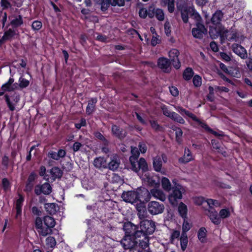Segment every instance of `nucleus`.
Returning <instances> with one entry per match:
<instances>
[{
    "instance_id": "nucleus-32",
    "label": "nucleus",
    "mask_w": 252,
    "mask_h": 252,
    "mask_svg": "<svg viewBox=\"0 0 252 252\" xmlns=\"http://www.w3.org/2000/svg\"><path fill=\"white\" fill-rule=\"evenodd\" d=\"M198 124L202 128H204L206 130L211 132L216 136L220 137L223 136L222 133H219L218 132L213 130V129H211L205 123L202 122L200 120Z\"/></svg>"
},
{
    "instance_id": "nucleus-24",
    "label": "nucleus",
    "mask_w": 252,
    "mask_h": 252,
    "mask_svg": "<svg viewBox=\"0 0 252 252\" xmlns=\"http://www.w3.org/2000/svg\"><path fill=\"white\" fill-rule=\"evenodd\" d=\"M193 159L192 155L190 150L186 148L185 149L184 155L183 157L179 159V161L182 163H187Z\"/></svg>"
},
{
    "instance_id": "nucleus-6",
    "label": "nucleus",
    "mask_w": 252,
    "mask_h": 252,
    "mask_svg": "<svg viewBox=\"0 0 252 252\" xmlns=\"http://www.w3.org/2000/svg\"><path fill=\"white\" fill-rule=\"evenodd\" d=\"M136 240L138 241V248L145 249L149 246V238L143 232H138L136 234Z\"/></svg>"
},
{
    "instance_id": "nucleus-56",
    "label": "nucleus",
    "mask_w": 252,
    "mask_h": 252,
    "mask_svg": "<svg viewBox=\"0 0 252 252\" xmlns=\"http://www.w3.org/2000/svg\"><path fill=\"white\" fill-rule=\"evenodd\" d=\"M220 216L222 218H226L230 216V212L228 209H222L220 212Z\"/></svg>"
},
{
    "instance_id": "nucleus-1",
    "label": "nucleus",
    "mask_w": 252,
    "mask_h": 252,
    "mask_svg": "<svg viewBox=\"0 0 252 252\" xmlns=\"http://www.w3.org/2000/svg\"><path fill=\"white\" fill-rule=\"evenodd\" d=\"M165 207L162 203L156 201H152L147 204V210L152 215H157L163 212Z\"/></svg>"
},
{
    "instance_id": "nucleus-60",
    "label": "nucleus",
    "mask_w": 252,
    "mask_h": 252,
    "mask_svg": "<svg viewBox=\"0 0 252 252\" xmlns=\"http://www.w3.org/2000/svg\"><path fill=\"white\" fill-rule=\"evenodd\" d=\"M130 162L131 163L132 170L136 172H138L140 169L139 168H137L138 165L137 163H139L138 161H137V160H130Z\"/></svg>"
},
{
    "instance_id": "nucleus-35",
    "label": "nucleus",
    "mask_w": 252,
    "mask_h": 252,
    "mask_svg": "<svg viewBox=\"0 0 252 252\" xmlns=\"http://www.w3.org/2000/svg\"><path fill=\"white\" fill-rule=\"evenodd\" d=\"M161 186L162 188L167 191H169L171 189V184L169 180L166 178L163 177L161 179Z\"/></svg>"
},
{
    "instance_id": "nucleus-59",
    "label": "nucleus",
    "mask_w": 252,
    "mask_h": 252,
    "mask_svg": "<svg viewBox=\"0 0 252 252\" xmlns=\"http://www.w3.org/2000/svg\"><path fill=\"white\" fill-rule=\"evenodd\" d=\"M150 124L152 127L155 130L157 131H160L162 130V127L158 124L156 121H150Z\"/></svg>"
},
{
    "instance_id": "nucleus-38",
    "label": "nucleus",
    "mask_w": 252,
    "mask_h": 252,
    "mask_svg": "<svg viewBox=\"0 0 252 252\" xmlns=\"http://www.w3.org/2000/svg\"><path fill=\"white\" fill-rule=\"evenodd\" d=\"M191 8H188L181 11V17L183 22L185 23L188 22L189 16H190V10Z\"/></svg>"
},
{
    "instance_id": "nucleus-62",
    "label": "nucleus",
    "mask_w": 252,
    "mask_h": 252,
    "mask_svg": "<svg viewBox=\"0 0 252 252\" xmlns=\"http://www.w3.org/2000/svg\"><path fill=\"white\" fill-rule=\"evenodd\" d=\"M164 30L166 34L169 36L171 33V26L168 21H166L164 24Z\"/></svg>"
},
{
    "instance_id": "nucleus-44",
    "label": "nucleus",
    "mask_w": 252,
    "mask_h": 252,
    "mask_svg": "<svg viewBox=\"0 0 252 252\" xmlns=\"http://www.w3.org/2000/svg\"><path fill=\"white\" fill-rule=\"evenodd\" d=\"M171 119L182 124L185 123V120L179 114L174 112H172Z\"/></svg>"
},
{
    "instance_id": "nucleus-30",
    "label": "nucleus",
    "mask_w": 252,
    "mask_h": 252,
    "mask_svg": "<svg viewBox=\"0 0 252 252\" xmlns=\"http://www.w3.org/2000/svg\"><path fill=\"white\" fill-rule=\"evenodd\" d=\"M153 167L156 171H160L162 167L161 158L159 156H157L156 157H155L153 159Z\"/></svg>"
},
{
    "instance_id": "nucleus-61",
    "label": "nucleus",
    "mask_w": 252,
    "mask_h": 252,
    "mask_svg": "<svg viewBox=\"0 0 252 252\" xmlns=\"http://www.w3.org/2000/svg\"><path fill=\"white\" fill-rule=\"evenodd\" d=\"M2 187L5 191H7L9 188V182L6 178H3L2 180Z\"/></svg>"
},
{
    "instance_id": "nucleus-37",
    "label": "nucleus",
    "mask_w": 252,
    "mask_h": 252,
    "mask_svg": "<svg viewBox=\"0 0 252 252\" xmlns=\"http://www.w3.org/2000/svg\"><path fill=\"white\" fill-rule=\"evenodd\" d=\"M188 238L187 234H182L180 237V244L181 247L183 251H185L188 246Z\"/></svg>"
},
{
    "instance_id": "nucleus-12",
    "label": "nucleus",
    "mask_w": 252,
    "mask_h": 252,
    "mask_svg": "<svg viewBox=\"0 0 252 252\" xmlns=\"http://www.w3.org/2000/svg\"><path fill=\"white\" fill-rule=\"evenodd\" d=\"M179 54V51L176 49H172L169 52V56L174 67L176 69H179L181 66V63L178 59Z\"/></svg>"
},
{
    "instance_id": "nucleus-10",
    "label": "nucleus",
    "mask_w": 252,
    "mask_h": 252,
    "mask_svg": "<svg viewBox=\"0 0 252 252\" xmlns=\"http://www.w3.org/2000/svg\"><path fill=\"white\" fill-rule=\"evenodd\" d=\"M11 15L9 18L11 20L10 24L14 27L17 28L23 24V17L21 15L13 13L12 8L10 9Z\"/></svg>"
},
{
    "instance_id": "nucleus-21",
    "label": "nucleus",
    "mask_w": 252,
    "mask_h": 252,
    "mask_svg": "<svg viewBox=\"0 0 252 252\" xmlns=\"http://www.w3.org/2000/svg\"><path fill=\"white\" fill-rule=\"evenodd\" d=\"M120 164V160L119 158L115 156L111 159V161L107 163V167L111 170L115 171L116 170Z\"/></svg>"
},
{
    "instance_id": "nucleus-53",
    "label": "nucleus",
    "mask_w": 252,
    "mask_h": 252,
    "mask_svg": "<svg viewBox=\"0 0 252 252\" xmlns=\"http://www.w3.org/2000/svg\"><path fill=\"white\" fill-rule=\"evenodd\" d=\"M42 23L39 21H35L32 24V28L34 30L38 31L42 27Z\"/></svg>"
},
{
    "instance_id": "nucleus-39",
    "label": "nucleus",
    "mask_w": 252,
    "mask_h": 252,
    "mask_svg": "<svg viewBox=\"0 0 252 252\" xmlns=\"http://www.w3.org/2000/svg\"><path fill=\"white\" fill-rule=\"evenodd\" d=\"M207 231L204 227H201L199 229L198 232V239L202 242L203 243L205 241V238L206 236Z\"/></svg>"
},
{
    "instance_id": "nucleus-64",
    "label": "nucleus",
    "mask_w": 252,
    "mask_h": 252,
    "mask_svg": "<svg viewBox=\"0 0 252 252\" xmlns=\"http://www.w3.org/2000/svg\"><path fill=\"white\" fill-rule=\"evenodd\" d=\"M148 15V10L144 8H141L139 11V15L142 18H146Z\"/></svg>"
},
{
    "instance_id": "nucleus-11",
    "label": "nucleus",
    "mask_w": 252,
    "mask_h": 252,
    "mask_svg": "<svg viewBox=\"0 0 252 252\" xmlns=\"http://www.w3.org/2000/svg\"><path fill=\"white\" fill-rule=\"evenodd\" d=\"M124 229L126 232V236H131L137 237V233L140 232L137 230V226L131 222L125 224Z\"/></svg>"
},
{
    "instance_id": "nucleus-5",
    "label": "nucleus",
    "mask_w": 252,
    "mask_h": 252,
    "mask_svg": "<svg viewBox=\"0 0 252 252\" xmlns=\"http://www.w3.org/2000/svg\"><path fill=\"white\" fill-rule=\"evenodd\" d=\"M123 200L131 204L136 202L140 199L139 194L136 191H128L124 192L122 195Z\"/></svg>"
},
{
    "instance_id": "nucleus-63",
    "label": "nucleus",
    "mask_w": 252,
    "mask_h": 252,
    "mask_svg": "<svg viewBox=\"0 0 252 252\" xmlns=\"http://www.w3.org/2000/svg\"><path fill=\"white\" fill-rule=\"evenodd\" d=\"M112 5L123 6L125 5V0H112Z\"/></svg>"
},
{
    "instance_id": "nucleus-51",
    "label": "nucleus",
    "mask_w": 252,
    "mask_h": 252,
    "mask_svg": "<svg viewBox=\"0 0 252 252\" xmlns=\"http://www.w3.org/2000/svg\"><path fill=\"white\" fill-rule=\"evenodd\" d=\"M4 97H5V101L6 102L7 105L9 109L12 111H14L15 110V104H13L10 101V98L8 95H7V94L5 95Z\"/></svg>"
},
{
    "instance_id": "nucleus-8",
    "label": "nucleus",
    "mask_w": 252,
    "mask_h": 252,
    "mask_svg": "<svg viewBox=\"0 0 252 252\" xmlns=\"http://www.w3.org/2000/svg\"><path fill=\"white\" fill-rule=\"evenodd\" d=\"M158 66L164 72L169 73L171 70V62L167 58L162 57L158 59Z\"/></svg>"
},
{
    "instance_id": "nucleus-31",
    "label": "nucleus",
    "mask_w": 252,
    "mask_h": 252,
    "mask_svg": "<svg viewBox=\"0 0 252 252\" xmlns=\"http://www.w3.org/2000/svg\"><path fill=\"white\" fill-rule=\"evenodd\" d=\"M97 102V99L95 98H92L89 101L88 106L86 108V113L88 115L91 114L94 110L95 104Z\"/></svg>"
},
{
    "instance_id": "nucleus-33",
    "label": "nucleus",
    "mask_w": 252,
    "mask_h": 252,
    "mask_svg": "<svg viewBox=\"0 0 252 252\" xmlns=\"http://www.w3.org/2000/svg\"><path fill=\"white\" fill-rule=\"evenodd\" d=\"M187 207L182 202H181L178 207V212L180 216L183 218L186 219L187 214Z\"/></svg>"
},
{
    "instance_id": "nucleus-46",
    "label": "nucleus",
    "mask_w": 252,
    "mask_h": 252,
    "mask_svg": "<svg viewBox=\"0 0 252 252\" xmlns=\"http://www.w3.org/2000/svg\"><path fill=\"white\" fill-rule=\"evenodd\" d=\"M46 245L50 248H54L56 244L55 238L53 237H48L46 239Z\"/></svg>"
},
{
    "instance_id": "nucleus-47",
    "label": "nucleus",
    "mask_w": 252,
    "mask_h": 252,
    "mask_svg": "<svg viewBox=\"0 0 252 252\" xmlns=\"http://www.w3.org/2000/svg\"><path fill=\"white\" fill-rule=\"evenodd\" d=\"M185 219H184V221L182 226V234H187V232H188L191 227V224L189 223Z\"/></svg>"
},
{
    "instance_id": "nucleus-7",
    "label": "nucleus",
    "mask_w": 252,
    "mask_h": 252,
    "mask_svg": "<svg viewBox=\"0 0 252 252\" xmlns=\"http://www.w3.org/2000/svg\"><path fill=\"white\" fill-rule=\"evenodd\" d=\"M207 33L205 26L200 23H196V28L192 29V34L196 38H201Z\"/></svg>"
},
{
    "instance_id": "nucleus-20",
    "label": "nucleus",
    "mask_w": 252,
    "mask_h": 252,
    "mask_svg": "<svg viewBox=\"0 0 252 252\" xmlns=\"http://www.w3.org/2000/svg\"><path fill=\"white\" fill-rule=\"evenodd\" d=\"M15 34V31L11 29H9L5 32L3 36L0 39V45L6 41L11 40Z\"/></svg>"
},
{
    "instance_id": "nucleus-40",
    "label": "nucleus",
    "mask_w": 252,
    "mask_h": 252,
    "mask_svg": "<svg viewBox=\"0 0 252 252\" xmlns=\"http://www.w3.org/2000/svg\"><path fill=\"white\" fill-rule=\"evenodd\" d=\"M131 156L129 158V160H137L139 156V152L136 147H131Z\"/></svg>"
},
{
    "instance_id": "nucleus-25",
    "label": "nucleus",
    "mask_w": 252,
    "mask_h": 252,
    "mask_svg": "<svg viewBox=\"0 0 252 252\" xmlns=\"http://www.w3.org/2000/svg\"><path fill=\"white\" fill-rule=\"evenodd\" d=\"M207 215L212 221L215 224H218L220 222V220L218 216V213L214 209L208 211Z\"/></svg>"
},
{
    "instance_id": "nucleus-19",
    "label": "nucleus",
    "mask_w": 252,
    "mask_h": 252,
    "mask_svg": "<svg viewBox=\"0 0 252 252\" xmlns=\"http://www.w3.org/2000/svg\"><path fill=\"white\" fill-rule=\"evenodd\" d=\"M43 221L45 225L47 226L45 228H49L50 230V231L48 232V234L52 233L51 229L53 228L56 224V221L54 219L50 216H46L43 218Z\"/></svg>"
},
{
    "instance_id": "nucleus-34",
    "label": "nucleus",
    "mask_w": 252,
    "mask_h": 252,
    "mask_svg": "<svg viewBox=\"0 0 252 252\" xmlns=\"http://www.w3.org/2000/svg\"><path fill=\"white\" fill-rule=\"evenodd\" d=\"M45 208L50 214H54L57 211L58 206L55 203H48L45 205Z\"/></svg>"
},
{
    "instance_id": "nucleus-2",
    "label": "nucleus",
    "mask_w": 252,
    "mask_h": 252,
    "mask_svg": "<svg viewBox=\"0 0 252 252\" xmlns=\"http://www.w3.org/2000/svg\"><path fill=\"white\" fill-rule=\"evenodd\" d=\"M182 187L177 185L172 188V191L168 196V199L172 205H176L178 200L182 198Z\"/></svg>"
},
{
    "instance_id": "nucleus-4",
    "label": "nucleus",
    "mask_w": 252,
    "mask_h": 252,
    "mask_svg": "<svg viewBox=\"0 0 252 252\" xmlns=\"http://www.w3.org/2000/svg\"><path fill=\"white\" fill-rule=\"evenodd\" d=\"M135 237L126 236L121 241V244L125 250H131L135 247H138V241Z\"/></svg>"
},
{
    "instance_id": "nucleus-9",
    "label": "nucleus",
    "mask_w": 252,
    "mask_h": 252,
    "mask_svg": "<svg viewBox=\"0 0 252 252\" xmlns=\"http://www.w3.org/2000/svg\"><path fill=\"white\" fill-rule=\"evenodd\" d=\"M52 191V188L50 184L45 183L42 185H37L35 187L34 192L35 193L39 195L41 193L48 195Z\"/></svg>"
},
{
    "instance_id": "nucleus-27",
    "label": "nucleus",
    "mask_w": 252,
    "mask_h": 252,
    "mask_svg": "<svg viewBox=\"0 0 252 252\" xmlns=\"http://www.w3.org/2000/svg\"><path fill=\"white\" fill-rule=\"evenodd\" d=\"M223 16V14L220 10H217L213 14L211 21L215 25L220 23Z\"/></svg>"
},
{
    "instance_id": "nucleus-41",
    "label": "nucleus",
    "mask_w": 252,
    "mask_h": 252,
    "mask_svg": "<svg viewBox=\"0 0 252 252\" xmlns=\"http://www.w3.org/2000/svg\"><path fill=\"white\" fill-rule=\"evenodd\" d=\"M155 16L158 20L160 21H163L164 20V13L163 10L160 8H156Z\"/></svg>"
},
{
    "instance_id": "nucleus-22",
    "label": "nucleus",
    "mask_w": 252,
    "mask_h": 252,
    "mask_svg": "<svg viewBox=\"0 0 252 252\" xmlns=\"http://www.w3.org/2000/svg\"><path fill=\"white\" fill-rule=\"evenodd\" d=\"M94 165L97 168H107L106 160L102 157L95 158L94 160Z\"/></svg>"
},
{
    "instance_id": "nucleus-26",
    "label": "nucleus",
    "mask_w": 252,
    "mask_h": 252,
    "mask_svg": "<svg viewBox=\"0 0 252 252\" xmlns=\"http://www.w3.org/2000/svg\"><path fill=\"white\" fill-rule=\"evenodd\" d=\"M176 110L180 113L181 114H185L189 118H191L193 121L197 122V124L200 121V120L198 119L196 116H195L193 114L189 112L188 111H187L186 109H184L183 108L181 107H176Z\"/></svg>"
},
{
    "instance_id": "nucleus-58",
    "label": "nucleus",
    "mask_w": 252,
    "mask_h": 252,
    "mask_svg": "<svg viewBox=\"0 0 252 252\" xmlns=\"http://www.w3.org/2000/svg\"><path fill=\"white\" fill-rule=\"evenodd\" d=\"M7 20V14L6 12H0V21L2 23V28L5 26V22Z\"/></svg>"
},
{
    "instance_id": "nucleus-45",
    "label": "nucleus",
    "mask_w": 252,
    "mask_h": 252,
    "mask_svg": "<svg viewBox=\"0 0 252 252\" xmlns=\"http://www.w3.org/2000/svg\"><path fill=\"white\" fill-rule=\"evenodd\" d=\"M138 161L139 163H137L138 165L137 168H139L140 169H141L143 171H145L147 169V164L144 158H140Z\"/></svg>"
},
{
    "instance_id": "nucleus-49",
    "label": "nucleus",
    "mask_w": 252,
    "mask_h": 252,
    "mask_svg": "<svg viewBox=\"0 0 252 252\" xmlns=\"http://www.w3.org/2000/svg\"><path fill=\"white\" fill-rule=\"evenodd\" d=\"M19 84L18 85V87H20L21 88H24L28 87L29 85V81L26 79L20 77L19 80Z\"/></svg>"
},
{
    "instance_id": "nucleus-29",
    "label": "nucleus",
    "mask_w": 252,
    "mask_h": 252,
    "mask_svg": "<svg viewBox=\"0 0 252 252\" xmlns=\"http://www.w3.org/2000/svg\"><path fill=\"white\" fill-rule=\"evenodd\" d=\"M24 201L23 197L19 195V198L17 200L16 202V214L15 216L16 218H18L19 216L21 215L22 209L21 207L22 206L23 202Z\"/></svg>"
},
{
    "instance_id": "nucleus-16",
    "label": "nucleus",
    "mask_w": 252,
    "mask_h": 252,
    "mask_svg": "<svg viewBox=\"0 0 252 252\" xmlns=\"http://www.w3.org/2000/svg\"><path fill=\"white\" fill-rule=\"evenodd\" d=\"M14 80L13 78H10L8 81L1 86V90L3 92H11L16 90L18 88L17 83H14Z\"/></svg>"
},
{
    "instance_id": "nucleus-15",
    "label": "nucleus",
    "mask_w": 252,
    "mask_h": 252,
    "mask_svg": "<svg viewBox=\"0 0 252 252\" xmlns=\"http://www.w3.org/2000/svg\"><path fill=\"white\" fill-rule=\"evenodd\" d=\"M148 194L154 197L155 198L159 199V200L163 202L166 200V195L163 191L157 188H154L150 190V192Z\"/></svg>"
},
{
    "instance_id": "nucleus-13",
    "label": "nucleus",
    "mask_w": 252,
    "mask_h": 252,
    "mask_svg": "<svg viewBox=\"0 0 252 252\" xmlns=\"http://www.w3.org/2000/svg\"><path fill=\"white\" fill-rule=\"evenodd\" d=\"M232 49L233 51L241 58L246 59L248 57V54L246 50L241 45L234 43L232 45Z\"/></svg>"
},
{
    "instance_id": "nucleus-43",
    "label": "nucleus",
    "mask_w": 252,
    "mask_h": 252,
    "mask_svg": "<svg viewBox=\"0 0 252 252\" xmlns=\"http://www.w3.org/2000/svg\"><path fill=\"white\" fill-rule=\"evenodd\" d=\"M112 0H102L101 1V10L105 11L109 7L110 4L112 5Z\"/></svg>"
},
{
    "instance_id": "nucleus-54",
    "label": "nucleus",
    "mask_w": 252,
    "mask_h": 252,
    "mask_svg": "<svg viewBox=\"0 0 252 252\" xmlns=\"http://www.w3.org/2000/svg\"><path fill=\"white\" fill-rule=\"evenodd\" d=\"M206 202L208 205L210 206H211V205H213L216 207H218L220 206V202H219L218 200H214L212 199H208L206 200Z\"/></svg>"
},
{
    "instance_id": "nucleus-48",
    "label": "nucleus",
    "mask_w": 252,
    "mask_h": 252,
    "mask_svg": "<svg viewBox=\"0 0 252 252\" xmlns=\"http://www.w3.org/2000/svg\"><path fill=\"white\" fill-rule=\"evenodd\" d=\"M190 12L191 13L190 17H192L194 19H195L197 23H200L199 22L201 19V17L199 15V14L196 12L195 10L193 8H191Z\"/></svg>"
},
{
    "instance_id": "nucleus-42",
    "label": "nucleus",
    "mask_w": 252,
    "mask_h": 252,
    "mask_svg": "<svg viewBox=\"0 0 252 252\" xmlns=\"http://www.w3.org/2000/svg\"><path fill=\"white\" fill-rule=\"evenodd\" d=\"M211 143L214 149L217 150L218 152L223 154V148L217 140H212Z\"/></svg>"
},
{
    "instance_id": "nucleus-23",
    "label": "nucleus",
    "mask_w": 252,
    "mask_h": 252,
    "mask_svg": "<svg viewBox=\"0 0 252 252\" xmlns=\"http://www.w3.org/2000/svg\"><path fill=\"white\" fill-rule=\"evenodd\" d=\"M137 216L140 220H144L148 217V214L146 208L143 206H137Z\"/></svg>"
},
{
    "instance_id": "nucleus-3",
    "label": "nucleus",
    "mask_w": 252,
    "mask_h": 252,
    "mask_svg": "<svg viewBox=\"0 0 252 252\" xmlns=\"http://www.w3.org/2000/svg\"><path fill=\"white\" fill-rule=\"evenodd\" d=\"M155 227L154 221L151 220H144L140 221V230L139 231H142L147 236L148 234H151L154 232Z\"/></svg>"
},
{
    "instance_id": "nucleus-28",
    "label": "nucleus",
    "mask_w": 252,
    "mask_h": 252,
    "mask_svg": "<svg viewBox=\"0 0 252 252\" xmlns=\"http://www.w3.org/2000/svg\"><path fill=\"white\" fill-rule=\"evenodd\" d=\"M53 180L57 178H61L63 175V171L58 167H53L50 171Z\"/></svg>"
},
{
    "instance_id": "nucleus-50",
    "label": "nucleus",
    "mask_w": 252,
    "mask_h": 252,
    "mask_svg": "<svg viewBox=\"0 0 252 252\" xmlns=\"http://www.w3.org/2000/svg\"><path fill=\"white\" fill-rule=\"evenodd\" d=\"M201 78L198 75H195L193 78V83L195 87H198L201 85Z\"/></svg>"
},
{
    "instance_id": "nucleus-17",
    "label": "nucleus",
    "mask_w": 252,
    "mask_h": 252,
    "mask_svg": "<svg viewBox=\"0 0 252 252\" xmlns=\"http://www.w3.org/2000/svg\"><path fill=\"white\" fill-rule=\"evenodd\" d=\"M66 155V152L63 149H60L58 152L50 151L48 153V157L53 159L59 160L61 158H64Z\"/></svg>"
},
{
    "instance_id": "nucleus-55",
    "label": "nucleus",
    "mask_w": 252,
    "mask_h": 252,
    "mask_svg": "<svg viewBox=\"0 0 252 252\" xmlns=\"http://www.w3.org/2000/svg\"><path fill=\"white\" fill-rule=\"evenodd\" d=\"M161 109L165 116L171 118V115H172V112H170L165 105L162 106Z\"/></svg>"
},
{
    "instance_id": "nucleus-57",
    "label": "nucleus",
    "mask_w": 252,
    "mask_h": 252,
    "mask_svg": "<svg viewBox=\"0 0 252 252\" xmlns=\"http://www.w3.org/2000/svg\"><path fill=\"white\" fill-rule=\"evenodd\" d=\"M168 3L167 4L168 10L169 12L172 13L174 12L175 9L174 3L175 0H169Z\"/></svg>"
},
{
    "instance_id": "nucleus-14",
    "label": "nucleus",
    "mask_w": 252,
    "mask_h": 252,
    "mask_svg": "<svg viewBox=\"0 0 252 252\" xmlns=\"http://www.w3.org/2000/svg\"><path fill=\"white\" fill-rule=\"evenodd\" d=\"M42 220L39 217H37L35 221V226L40 235L45 237L48 235L50 231L49 228H45L43 227Z\"/></svg>"
},
{
    "instance_id": "nucleus-18",
    "label": "nucleus",
    "mask_w": 252,
    "mask_h": 252,
    "mask_svg": "<svg viewBox=\"0 0 252 252\" xmlns=\"http://www.w3.org/2000/svg\"><path fill=\"white\" fill-rule=\"evenodd\" d=\"M111 130L113 134L120 139H124L126 136V131L116 125L112 126Z\"/></svg>"
},
{
    "instance_id": "nucleus-36",
    "label": "nucleus",
    "mask_w": 252,
    "mask_h": 252,
    "mask_svg": "<svg viewBox=\"0 0 252 252\" xmlns=\"http://www.w3.org/2000/svg\"><path fill=\"white\" fill-rule=\"evenodd\" d=\"M194 75V72L190 67L187 68L184 71L183 78L185 80L188 81L190 80Z\"/></svg>"
},
{
    "instance_id": "nucleus-52",
    "label": "nucleus",
    "mask_w": 252,
    "mask_h": 252,
    "mask_svg": "<svg viewBox=\"0 0 252 252\" xmlns=\"http://www.w3.org/2000/svg\"><path fill=\"white\" fill-rule=\"evenodd\" d=\"M0 4L3 9H7L11 6V4L8 0H1Z\"/></svg>"
}]
</instances>
